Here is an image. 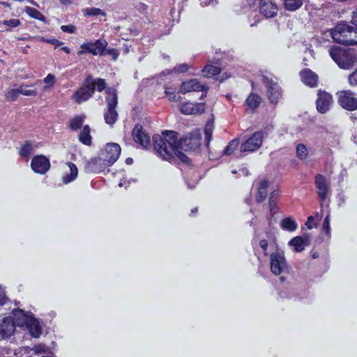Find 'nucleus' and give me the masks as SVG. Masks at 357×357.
I'll return each instance as SVG.
<instances>
[{"instance_id":"obj_1","label":"nucleus","mask_w":357,"mask_h":357,"mask_svg":"<svg viewBox=\"0 0 357 357\" xmlns=\"http://www.w3.org/2000/svg\"><path fill=\"white\" fill-rule=\"evenodd\" d=\"M105 79L93 78L90 74L86 75L84 80L79 88L75 90L71 99L77 104H81L92 98L96 90L102 92L105 90V100L107 108L104 111V120L107 124L113 126L118 120L119 114L116 111L118 105V93L114 87H106Z\"/></svg>"},{"instance_id":"obj_2","label":"nucleus","mask_w":357,"mask_h":357,"mask_svg":"<svg viewBox=\"0 0 357 357\" xmlns=\"http://www.w3.org/2000/svg\"><path fill=\"white\" fill-rule=\"evenodd\" d=\"M164 138L160 135H154L153 137V148L158 156L169 162H172L176 157L183 164L191 163L190 159L181 151L182 148H174V144H171L172 142ZM175 146L178 145L175 144Z\"/></svg>"},{"instance_id":"obj_3","label":"nucleus","mask_w":357,"mask_h":357,"mask_svg":"<svg viewBox=\"0 0 357 357\" xmlns=\"http://www.w3.org/2000/svg\"><path fill=\"white\" fill-rule=\"evenodd\" d=\"M161 135L165 137V139H167L172 142V145H178V146H174V148H182L185 151H195L202 144V135L197 130L192 131L180 139H178V132L174 130L162 131Z\"/></svg>"},{"instance_id":"obj_4","label":"nucleus","mask_w":357,"mask_h":357,"mask_svg":"<svg viewBox=\"0 0 357 357\" xmlns=\"http://www.w3.org/2000/svg\"><path fill=\"white\" fill-rule=\"evenodd\" d=\"M331 37L337 43L344 45L357 44V28L346 23L337 24L331 32Z\"/></svg>"},{"instance_id":"obj_5","label":"nucleus","mask_w":357,"mask_h":357,"mask_svg":"<svg viewBox=\"0 0 357 357\" xmlns=\"http://www.w3.org/2000/svg\"><path fill=\"white\" fill-rule=\"evenodd\" d=\"M329 54L333 60L342 69H349L356 62V51L351 48L343 49L332 46Z\"/></svg>"},{"instance_id":"obj_6","label":"nucleus","mask_w":357,"mask_h":357,"mask_svg":"<svg viewBox=\"0 0 357 357\" xmlns=\"http://www.w3.org/2000/svg\"><path fill=\"white\" fill-rule=\"evenodd\" d=\"M107 46V42L105 40L98 39L94 42L84 43L80 45V50L77 52V54L105 55Z\"/></svg>"},{"instance_id":"obj_7","label":"nucleus","mask_w":357,"mask_h":357,"mask_svg":"<svg viewBox=\"0 0 357 357\" xmlns=\"http://www.w3.org/2000/svg\"><path fill=\"white\" fill-rule=\"evenodd\" d=\"M208 86L204 84H201V82L197 79H190L188 80L182 82L180 88L179 92L183 94H186L190 92H202V95L199 99H204L208 91Z\"/></svg>"},{"instance_id":"obj_8","label":"nucleus","mask_w":357,"mask_h":357,"mask_svg":"<svg viewBox=\"0 0 357 357\" xmlns=\"http://www.w3.org/2000/svg\"><path fill=\"white\" fill-rule=\"evenodd\" d=\"M262 82L267 88V96L271 103L275 105L282 96V91L278 82L266 75L262 76Z\"/></svg>"},{"instance_id":"obj_9","label":"nucleus","mask_w":357,"mask_h":357,"mask_svg":"<svg viewBox=\"0 0 357 357\" xmlns=\"http://www.w3.org/2000/svg\"><path fill=\"white\" fill-rule=\"evenodd\" d=\"M264 132L262 131L255 132L251 137L245 140L240 146L241 152H254L258 150L262 145Z\"/></svg>"},{"instance_id":"obj_10","label":"nucleus","mask_w":357,"mask_h":357,"mask_svg":"<svg viewBox=\"0 0 357 357\" xmlns=\"http://www.w3.org/2000/svg\"><path fill=\"white\" fill-rule=\"evenodd\" d=\"M339 105L344 109L353 112L357 109V98L356 94L349 91H342L338 93Z\"/></svg>"},{"instance_id":"obj_11","label":"nucleus","mask_w":357,"mask_h":357,"mask_svg":"<svg viewBox=\"0 0 357 357\" xmlns=\"http://www.w3.org/2000/svg\"><path fill=\"white\" fill-rule=\"evenodd\" d=\"M50 161L47 156L40 154L32 158L31 168L33 172L44 175L50 170Z\"/></svg>"},{"instance_id":"obj_12","label":"nucleus","mask_w":357,"mask_h":357,"mask_svg":"<svg viewBox=\"0 0 357 357\" xmlns=\"http://www.w3.org/2000/svg\"><path fill=\"white\" fill-rule=\"evenodd\" d=\"M314 185L319 199L322 205L330 192V186L326 176L321 174H316L314 176Z\"/></svg>"},{"instance_id":"obj_13","label":"nucleus","mask_w":357,"mask_h":357,"mask_svg":"<svg viewBox=\"0 0 357 357\" xmlns=\"http://www.w3.org/2000/svg\"><path fill=\"white\" fill-rule=\"evenodd\" d=\"M333 102V96L323 90H318L316 100L317 110L321 114L326 113L331 107Z\"/></svg>"},{"instance_id":"obj_14","label":"nucleus","mask_w":357,"mask_h":357,"mask_svg":"<svg viewBox=\"0 0 357 357\" xmlns=\"http://www.w3.org/2000/svg\"><path fill=\"white\" fill-rule=\"evenodd\" d=\"M132 136L135 142L142 147L146 149L151 146L150 137L140 123L135 124L132 131Z\"/></svg>"},{"instance_id":"obj_15","label":"nucleus","mask_w":357,"mask_h":357,"mask_svg":"<svg viewBox=\"0 0 357 357\" xmlns=\"http://www.w3.org/2000/svg\"><path fill=\"white\" fill-rule=\"evenodd\" d=\"M107 165L105 159L100 157H95L87 160L84 164V169L86 173H100L104 172Z\"/></svg>"},{"instance_id":"obj_16","label":"nucleus","mask_w":357,"mask_h":357,"mask_svg":"<svg viewBox=\"0 0 357 357\" xmlns=\"http://www.w3.org/2000/svg\"><path fill=\"white\" fill-rule=\"evenodd\" d=\"M271 271L275 275H280L287 267L285 258L283 255L278 252L272 253L270 256Z\"/></svg>"},{"instance_id":"obj_17","label":"nucleus","mask_w":357,"mask_h":357,"mask_svg":"<svg viewBox=\"0 0 357 357\" xmlns=\"http://www.w3.org/2000/svg\"><path fill=\"white\" fill-rule=\"evenodd\" d=\"M121 149L119 144L116 143L107 144L105 148V152L102 153L103 159L109 167L112 165L119 158Z\"/></svg>"},{"instance_id":"obj_18","label":"nucleus","mask_w":357,"mask_h":357,"mask_svg":"<svg viewBox=\"0 0 357 357\" xmlns=\"http://www.w3.org/2000/svg\"><path fill=\"white\" fill-rule=\"evenodd\" d=\"M205 103L184 102L180 105V111L183 114H200L205 112Z\"/></svg>"},{"instance_id":"obj_19","label":"nucleus","mask_w":357,"mask_h":357,"mask_svg":"<svg viewBox=\"0 0 357 357\" xmlns=\"http://www.w3.org/2000/svg\"><path fill=\"white\" fill-rule=\"evenodd\" d=\"M259 8L260 13L267 18L274 17L278 11L277 5L271 0H259Z\"/></svg>"},{"instance_id":"obj_20","label":"nucleus","mask_w":357,"mask_h":357,"mask_svg":"<svg viewBox=\"0 0 357 357\" xmlns=\"http://www.w3.org/2000/svg\"><path fill=\"white\" fill-rule=\"evenodd\" d=\"M302 82L310 87L314 88L318 85V75L310 68H304L299 73Z\"/></svg>"},{"instance_id":"obj_21","label":"nucleus","mask_w":357,"mask_h":357,"mask_svg":"<svg viewBox=\"0 0 357 357\" xmlns=\"http://www.w3.org/2000/svg\"><path fill=\"white\" fill-rule=\"evenodd\" d=\"M15 330V325L11 317H3L0 321V336L2 339L9 337Z\"/></svg>"},{"instance_id":"obj_22","label":"nucleus","mask_w":357,"mask_h":357,"mask_svg":"<svg viewBox=\"0 0 357 357\" xmlns=\"http://www.w3.org/2000/svg\"><path fill=\"white\" fill-rule=\"evenodd\" d=\"M13 313V318L12 319L15 325L20 327H24L33 316L32 313L25 312L22 309H15Z\"/></svg>"},{"instance_id":"obj_23","label":"nucleus","mask_w":357,"mask_h":357,"mask_svg":"<svg viewBox=\"0 0 357 357\" xmlns=\"http://www.w3.org/2000/svg\"><path fill=\"white\" fill-rule=\"evenodd\" d=\"M269 185L270 182L267 179H263L259 183L257 192L255 197L257 203H261L266 199L267 189Z\"/></svg>"},{"instance_id":"obj_24","label":"nucleus","mask_w":357,"mask_h":357,"mask_svg":"<svg viewBox=\"0 0 357 357\" xmlns=\"http://www.w3.org/2000/svg\"><path fill=\"white\" fill-rule=\"evenodd\" d=\"M24 327L29 330L32 337L35 338L39 337L42 333L40 323L33 316Z\"/></svg>"},{"instance_id":"obj_25","label":"nucleus","mask_w":357,"mask_h":357,"mask_svg":"<svg viewBox=\"0 0 357 357\" xmlns=\"http://www.w3.org/2000/svg\"><path fill=\"white\" fill-rule=\"evenodd\" d=\"M67 165L70 169L69 173H66L62 177V181L67 184L74 181L78 174V169L77 166L72 162H68Z\"/></svg>"},{"instance_id":"obj_26","label":"nucleus","mask_w":357,"mask_h":357,"mask_svg":"<svg viewBox=\"0 0 357 357\" xmlns=\"http://www.w3.org/2000/svg\"><path fill=\"white\" fill-rule=\"evenodd\" d=\"M33 152V146L32 141L26 140L24 143L20 147L18 153L20 157L28 159L32 153Z\"/></svg>"},{"instance_id":"obj_27","label":"nucleus","mask_w":357,"mask_h":357,"mask_svg":"<svg viewBox=\"0 0 357 357\" xmlns=\"http://www.w3.org/2000/svg\"><path fill=\"white\" fill-rule=\"evenodd\" d=\"M91 128L89 125H85L83 126L82 130H81L79 135V141L86 146H90L92 143V137L90 135Z\"/></svg>"},{"instance_id":"obj_28","label":"nucleus","mask_w":357,"mask_h":357,"mask_svg":"<svg viewBox=\"0 0 357 357\" xmlns=\"http://www.w3.org/2000/svg\"><path fill=\"white\" fill-rule=\"evenodd\" d=\"M222 69L212 64L206 65L202 69V75L204 77L211 78L221 73Z\"/></svg>"},{"instance_id":"obj_29","label":"nucleus","mask_w":357,"mask_h":357,"mask_svg":"<svg viewBox=\"0 0 357 357\" xmlns=\"http://www.w3.org/2000/svg\"><path fill=\"white\" fill-rule=\"evenodd\" d=\"M261 99L259 96L256 93H251L245 100V105L255 111L260 105Z\"/></svg>"},{"instance_id":"obj_30","label":"nucleus","mask_w":357,"mask_h":357,"mask_svg":"<svg viewBox=\"0 0 357 357\" xmlns=\"http://www.w3.org/2000/svg\"><path fill=\"white\" fill-rule=\"evenodd\" d=\"M307 239L301 236H296L289 241V245L294 248L296 252H301L307 244Z\"/></svg>"},{"instance_id":"obj_31","label":"nucleus","mask_w":357,"mask_h":357,"mask_svg":"<svg viewBox=\"0 0 357 357\" xmlns=\"http://www.w3.org/2000/svg\"><path fill=\"white\" fill-rule=\"evenodd\" d=\"M85 119L86 116L84 114L75 116L69 121V128L72 130H77L80 129L83 126Z\"/></svg>"},{"instance_id":"obj_32","label":"nucleus","mask_w":357,"mask_h":357,"mask_svg":"<svg viewBox=\"0 0 357 357\" xmlns=\"http://www.w3.org/2000/svg\"><path fill=\"white\" fill-rule=\"evenodd\" d=\"M239 145V139H234L231 140L227 146L224 149V150L222 151L220 156L223 155H232L234 151L237 149L238 146Z\"/></svg>"},{"instance_id":"obj_33","label":"nucleus","mask_w":357,"mask_h":357,"mask_svg":"<svg viewBox=\"0 0 357 357\" xmlns=\"http://www.w3.org/2000/svg\"><path fill=\"white\" fill-rule=\"evenodd\" d=\"M281 227L288 231H294L298 225L296 221L291 217L284 218L281 222Z\"/></svg>"},{"instance_id":"obj_34","label":"nucleus","mask_w":357,"mask_h":357,"mask_svg":"<svg viewBox=\"0 0 357 357\" xmlns=\"http://www.w3.org/2000/svg\"><path fill=\"white\" fill-rule=\"evenodd\" d=\"M303 3V0H284L285 10L291 12L299 9Z\"/></svg>"},{"instance_id":"obj_35","label":"nucleus","mask_w":357,"mask_h":357,"mask_svg":"<svg viewBox=\"0 0 357 357\" xmlns=\"http://www.w3.org/2000/svg\"><path fill=\"white\" fill-rule=\"evenodd\" d=\"M213 129H214L213 122L208 121L204 126V135H205V142H206V146L207 149L209 148V143L212 139Z\"/></svg>"},{"instance_id":"obj_36","label":"nucleus","mask_w":357,"mask_h":357,"mask_svg":"<svg viewBox=\"0 0 357 357\" xmlns=\"http://www.w3.org/2000/svg\"><path fill=\"white\" fill-rule=\"evenodd\" d=\"M280 196V192L278 190H273L271 192L269 200H268V204H269V208L270 211L271 213H275V210L277 209V200Z\"/></svg>"},{"instance_id":"obj_37","label":"nucleus","mask_w":357,"mask_h":357,"mask_svg":"<svg viewBox=\"0 0 357 357\" xmlns=\"http://www.w3.org/2000/svg\"><path fill=\"white\" fill-rule=\"evenodd\" d=\"M24 10L31 17L38 20L41 22L45 21V17L39 10L34 8L26 6Z\"/></svg>"},{"instance_id":"obj_38","label":"nucleus","mask_w":357,"mask_h":357,"mask_svg":"<svg viewBox=\"0 0 357 357\" xmlns=\"http://www.w3.org/2000/svg\"><path fill=\"white\" fill-rule=\"evenodd\" d=\"M82 13L87 17L106 16V13L98 8H86L82 10Z\"/></svg>"},{"instance_id":"obj_39","label":"nucleus","mask_w":357,"mask_h":357,"mask_svg":"<svg viewBox=\"0 0 357 357\" xmlns=\"http://www.w3.org/2000/svg\"><path fill=\"white\" fill-rule=\"evenodd\" d=\"M296 155L301 160H304L307 157V149L304 144L300 143L296 146Z\"/></svg>"},{"instance_id":"obj_40","label":"nucleus","mask_w":357,"mask_h":357,"mask_svg":"<svg viewBox=\"0 0 357 357\" xmlns=\"http://www.w3.org/2000/svg\"><path fill=\"white\" fill-rule=\"evenodd\" d=\"M21 92V89H12L8 91L5 94V98L7 101L13 102L17 100Z\"/></svg>"},{"instance_id":"obj_41","label":"nucleus","mask_w":357,"mask_h":357,"mask_svg":"<svg viewBox=\"0 0 357 357\" xmlns=\"http://www.w3.org/2000/svg\"><path fill=\"white\" fill-rule=\"evenodd\" d=\"M56 82L55 76L53 74H48L44 79V82L45 85L43 87V90H48L52 89Z\"/></svg>"},{"instance_id":"obj_42","label":"nucleus","mask_w":357,"mask_h":357,"mask_svg":"<svg viewBox=\"0 0 357 357\" xmlns=\"http://www.w3.org/2000/svg\"><path fill=\"white\" fill-rule=\"evenodd\" d=\"M165 93L170 101L177 102L179 100L180 96H178L176 91L171 87H165Z\"/></svg>"},{"instance_id":"obj_43","label":"nucleus","mask_w":357,"mask_h":357,"mask_svg":"<svg viewBox=\"0 0 357 357\" xmlns=\"http://www.w3.org/2000/svg\"><path fill=\"white\" fill-rule=\"evenodd\" d=\"M190 67L187 63H181L174 67V71L178 73H185L188 71Z\"/></svg>"},{"instance_id":"obj_44","label":"nucleus","mask_w":357,"mask_h":357,"mask_svg":"<svg viewBox=\"0 0 357 357\" xmlns=\"http://www.w3.org/2000/svg\"><path fill=\"white\" fill-rule=\"evenodd\" d=\"M135 9L139 13L144 14L147 13L148 6L144 3L139 2L135 6Z\"/></svg>"},{"instance_id":"obj_45","label":"nucleus","mask_w":357,"mask_h":357,"mask_svg":"<svg viewBox=\"0 0 357 357\" xmlns=\"http://www.w3.org/2000/svg\"><path fill=\"white\" fill-rule=\"evenodd\" d=\"M20 21L18 19H10L3 21V24L7 25L11 28H15L20 24Z\"/></svg>"},{"instance_id":"obj_46","label":"nucleus","mask_w":357,"mask_h":357,"mask_svg":"<svg viewBox=\"0 0 357 357\" xmlns=\"http://www.w3.org/2000/svg\"><path fill=\"white\" fill-rule=\"evenodd\" d=\"M105 54L111 55L112 56L113 60L115 61L117 59V58L119 55V53L116 49L112 48V49H109V50L106 49V50L105 52Z\"/></svg>"},{"instance_id":"obj_47","label":"nucleus","mask_w":357,"mask_h":357,"mask_svg":"<svg viewBox=\"0 0 357 357\" xmlns=\"http://www.w3.org/2000/svg\"><path fill=\"white\" fill-rule=\"evenodd\" d=\"M61 29L63 31V32H66V33H73L75 32L76 31V28L74 25L73 24H69V25H62L61 26Z\"/></svg>"},{"instance_id":"obj_48","label":"nucleus","mask_w":357,"mask_h":357,"mask_svg":"<svg viewBox=\"0 0 357 357\" xmlns=\"http://www.w3.org/2000/svg\"><path fill=\"white\" fill-rule=\"evenodd\" d=\"M323 230L325 231L326 234L330 233V222H329V216H326L325 219L324 220L323 225H322Z\"/></svg>"},{"instance_id":"obj_49","label":"nucleus","mask_w":357,"mask_h":357,"mask_svg":"<svg viewBox=\"0 0 357 357\" xmlns=\"http://www.w3.org/2000/svg\"><path fill=\"white\" fill-rule=\"evenodd\" d=\"M43 40L54 45L55 47H57L63 44L62 42L59 41V40H57L56 38H50V39L43 38Z\"/></svg>"},{"instance_id":"obj_50","label":"nucleus","mask_w":357,"mask_h":357,"mask_svg":"<svg viewBox=\"0 0 357 357\" xmlns=\"http://www.w3.org/2000/svg\"><path fill=\"white\" fill-rule=\"evenodd\" d=\"M349 82L351 85H357V69L349 75Z\"/></svg>"},{"instance_id":"obj_51","label":"nucleus","mask_w":357,"mask_h":357,"mask_svg":"<svg viewBox=\"0 0 357 357\" xmlns=\"http://www.w3.org/2000/svg\"><path fill=\"white\" fill-rule=\"evenodd\" d=\"M259 246L263 250L264 255H267V249H268V241L266 239H261L259 241Z\"/></svg>"},{"instance_id":"obj_52","label":"nucleus","mask_w":357,"mask_h":357,"mask_svg":"<svg viewBox=\"0 0 357 357\" xmlns=\"http://www.w3.org/2000/svg\"><path fill=\"white\" fill-rule=\"evenodd\" d=\"M21 94L26 96H36L37 95V91L36 90H23L21 89Z\"/></svg>"},{"instance_id":"obj_53","label":"nucleus","mask_w":357,"mask_h":357,"mask_svg":"<svg viewBox=\"0 0 357 357\" xmlns=\"http://www.w3.org/2000/svg\"><path fill=\"white\" fill-rule=\"evenodd\" d=\"M314 218L313 216L310 215L307 218V221L305 222V225L306 227L309 229H311L313 228L314 225H313V222H314Z\"/></svg>"},{"instance_id":"obj_54","label":"nucleus","mask_w":357,"mask_h":357,"mask_svg":"<svg viewBox=\"0 0 357 357\" xmlns=\"http://www.w3.org/2000/svg\"><path fill=\"white\" fill-rule=\"evenodd\" d=\"M351 22L357 28V10L353 12Z\"/></svg>"},{"instance_id":"obj_55","label":"nucleus","mask_w":357,"mask_h":357,"mask_svg":"<svg viewBox=\"0 0 357 357\" xmlns=\"http://www.w3.org/2000/svg\"><path fill=\"white\" fill-rule=\"evenodd\" d=\"M197 212H198V208L197 207L193 208L190 211V215L195 216Z\"/></svg>"},{"instance_id":"obj_56","label":"nucleus","mask_w":357,"mask_h":357,"mask_svg":"<svg viewBox=\"0 0 357 357\" xmlns=\"http://www.w3.org/2000/svg\"><path fill=\"white\" fill-rule=\"evenodd\" d=\"M132 162H133V160H132V158H127L126 159V163L127 165H131V164H132Z\"/></svg>"},{"instance_id":"obj_57","label":"nucleus","mask_w":357,"mask_h":357,"mask_svg":"<svg viewBox=\"0 0 357 357\" xmlns=\"http://www.w3.org/2000/svg\"><path fill=\"white\" fill-rule=\"evenodd\" d=\"M61 50L67 54L70 53V48L66 46L61 47Z\"/></svg>"},{"instance_id":"obj_58","label":"nucleus","mask_w":357,"mask_h":357,"mask_svg":"<svg viewBox=\"0 0 357 357\" xmlns=\"http://www.w3.org/2000/svg\"><path fill=\"white\" fill-rule=\"evenodd\" d=\"M60 1L63 5L70 4L71 3L70 0H60Z\"/></svg>"},{"instance_id":"obj_59","label":"nucleus","mask_w":357,"mask_h":357,"mask_svg":"<svg viewBox=\"0 0 357 357\" xmlns=\"http://www.w3.org/2000/svg\"><path fill=\"white\" fill-rule=\"evenodd\" d=\"M279 280L281 282H284L286 280V278L284 276H281Z\"/></svg>"},{"instance_id":"obj_60","label":"nucleus","mask_w":357,"mask_h":357,"mask_svg":"<svg viewBox=\"0 0 357 357\" xmlns=\"http://www.w3.org/2000/svg\"><path fill=\"white\" fill-rule=\"evenodd\" d=\"M354 142L357 144V134L354 136Z\"/></svg>"},{"instance_id":"obj_61","label":"nucleus","mask_w":357,"mask_h":357,"mask_svg":"<svg viewBox=\"0 0 357 357\" xmlns=\"http://www.w3.org/2000/svg\"><path fill=\"white\" fill-rule=\"evenodd\" d=\"M208 149V154H209V155H211V157H213V155H211V152L209 151V148Z\"/></svg>"},{"instance_id":"obj_62","label":"nucleus","mask_w":357,"mask_h":357,"mask_svg":"<svg viewBox=\"0 0 357 357\" xmlns=\"http://www.w3.org/2000/svg\"><path fill=\"white\" fill-rule=\"evenodd\" d=\"M231 172H232V174H236L237 172H236V170H232Z\"/></svg>"},{"instance_id":"obj_63","label":"nucleus","mask_w":357,"mask_h":357,"mask_svg":"<svg viewBox=\"0 0 357 357\" xmlns=\"http://www.w3.org/2000/svg\"><path fill=\"white\" fill-rule=\"evenodd\" d=\"M29 1L31 2V3H33V1L29 0Z\"/></svg>"}]
</instances>
